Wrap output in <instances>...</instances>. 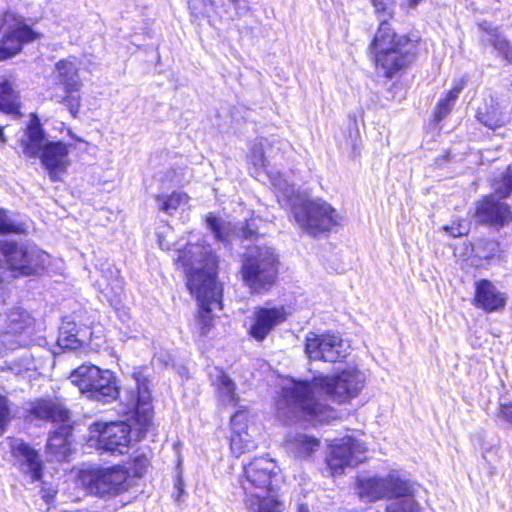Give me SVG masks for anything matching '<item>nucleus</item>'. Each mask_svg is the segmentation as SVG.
I'll return each instance as SVG.
<instances>
[{
  "label": "nucleus",
  "instance_id": "nucleus-1",
  "mask_svg": "<svg viewBox=\"0 0 512 512\" xmlns=\"http://www.w3.org/2000/svg\"><path fill=\"white\" fill-rule=\"evenodd\" d=\"M363 381L356 369L346 368L338 373L319 374L311 379H292L277 391L273 406L276 416L284 423L298 421L329 422L336 410L328 402L350 403L358 397Z\"/></svg>",
  "mask_w": 512,
  "mask_h": 512
},
{
  "label": "nucleus",
  "instance_id": "nucleus-2",
  "mask_svg": "<svg viewBox=\"0 0 512 512\" xmlns=\"http://www.w3.org/2000/svg\"><path fill=\"white\" fill-rule=\"evenodd\" d=\"M423 39L412 32L399 33L387 20H381L367 45L366 53L375 72L391 80L405 75L416 62Z\"/></svg>",
  "mask_w": 512,
  "mask_h": 512
},
{
  "label": "nucleus",
  "instance_id": "nucleus-3",
  "mask_svg": "<svg viewBox=\"0 0 512 512\" xmlns=\"http://www.w3.org/2000/svg\"><path fill=\"white\" fill-rule=\"evenodd\" d=\"M205 260L209 266L208 270L194 269L186 275V288L198 306L195 319L201 337L207 336L214 328L215 316L212 313V306L215 305L219 310L224 309V288L218 280L219 258L210 251Z\"/></svg>",
  "mask_w": 512,
  "mask_h": 512
},
{
  "label": "nucleus",
  "instance_id": "nucleus-4",
  "mask_svg": "<svg viewBox=\"0 0 512 512\" xmlns=\"http://www.w3.org/2000/svg\"><path fill=\"white\" fill-rule=\"evenodd\" d=\"M281 261L274 248L255 245L242 256L239 273L251 294L271 291L279 282Z\"/></svg>",
  "mask_w": 512,
  "mask_h": 512
},
{
  "label": "nucleus",
  "instance_id": "nucleus-5",
  "mask_svg": "<svg viewBox=\"0 0 512 512\" xmlns=\"http://www.w3.org/2000/svg\"><path fill=\"white\" fill-rule=\"evenodd\" d=\"M297 224L311 237L328 236L343 226V216L323 199H305L292 206Z\"/></svg>",
  "mask_w": 512,
  "mask_h": 512
},
{
  "label": "nucleus",
  "instance_id": "nucleus-6",
  "mask_svg": "<svg viewBox=\"0 0 512 512\" xmlns=\"http://www.w3.org/2000/svg\"><path fill=\"white\" fill-rule=\"evenodd\" d=\"M69 378L90 399L110 403L119 397V387L113 373L96 365L82 364L71 372Z\"/></svg>",
  "mask_w": 512,
  "mask_h": 512
},
{
  "label": "nucleus",
  "instance_id": "nucleus-7",
  "mask_svg": "<svg viewBox=\"0 0 512 512\" xmlns=\"http://www.w3.org/2000/svg\"><path fill=\"white\" fill-rule=\"evenodd\" d=\"M79 478L98 497H117L134 484L128 468L123 464L81 470Z\"/></svg>",
  "mask_w": 512,
  "mask_h": 512
},
{
  "label": "nucleus",
  "instance_id": "nucleus-8",
  "mask_svg": "<svg viewBox=\"0 0 512 512\" xmlns=\"http://www.w3.org/2000/svg\"><path fill=\"white\" fill-rule=\"evenodd\" d=\"M281 468L278 462L268 455L253 457L242 466L239 476L244 493L252 491H272L280 480Z\"/></svg>",
  "mask_w": 512,
  "mask_h": 512
},
{
  "label": "nucleus",
  "instance_id": "nucleus-9",
  "mask_svg": "<svg viewBox=\"0 0 512 512\" xmlns=\"http://www.w3.org/2000/svg\"><path fill=\"white\" fill-rule=\"evenodd\" d=\"M508 197L493 192L482 195L474 203L473 217L477 224L500 230L512 224V206L506 201Z\"/></svg>",
  "mask_w": 512,
  "mask_h": 512
},
{
  "label": "nucleus",
  "instance_id": "nucleus-10",
  "mask_svg": "<svg viewBox=\"0 0 512 512\" xmlns=\"http://www.w3.org/2000/svg\"><path fill=\"white\" fill-rule=\"evenodd\" d=\"M304 352L311 361L329 363L342 362L347 356L342 337L330 330L323 333L308 332L305 336Z\"/></svg>",
  "mask_w": 512,
  "mask_h": 512
},
{
  "label": "nucleus",
  "instance_id": "nucleus-11",
  "mask_svg": "<svg viewBox=\"0 0 512 512\" xmlns=\"http://www.w3.org/2000/svg\"><path fill=\"white\" fill-rule=\"evenodd\" d=\"M98 446L111 454H124L131 443V426L126 421H96L89 426Z\"/></svg>",
  "mask_w": 512,
  "mask_h": 512
},
{
  "label": "nucleus",
  "instance_id": "nucleus-12",
  "mask_svg": "<svg viewBox=\"0 0 512 512\" xmlns=\"http://www.w3.org/2000/svg\"><path fill=\"white\" fill-rule=\"evenodd\" d=\"M367 450L364 442L351 436L343 437L338 442L330 444L325 461L331 476L341 475L346 467L361 463Z\"/></svg>",
  "mask_w": 512,
  "mask_h": 512
},
{
  "label": "nucleus",
  "instance_id": "nucleus-13",
  "mask_svg": "<svg viewBox=\"0 0 512 512\" xmlns=\"http://www.w3.org/2000/svg\"><path fill=\"white\" fill-rule=\"evenodd\" d=\"M0 61L15 56L32 37V30L13 13H6L0 27Z\"/></svg>",
  "mask_w": 512,
  "mask_h": 512
},
{
  "label": "nucleus",
  "instance_id": "nucleus-14",
  "mask_svg": "<svg viewBox=\"0 0 512 512\" xmlns=\"http://www.w3.org/2000/svg\"><path fill=\"white\" fill-rule=\"evenodd\" d=\"M289 315L284 305L255 307L247 334L257 342H263L277 326L287 321Z\"/></svg>",
  "mask_w": 512,
  "mask_h": 512
},
{
  "label": "nucleus",
  "instance_id": "nucleus-15",
  "mask_svg": "<svg viewBox=\"0 0 512 512\" xmlns=\"http://www.w3.org/2000/svg\"><path fill=\"white\" fill-rule=\"evenodd\" d=\"M133 405L132 420L139 436L143 437L154 428V408L150 390L144 383H137L135 389L129 391Z\"/></svg>",
  "mask_w": 512,
  "mask_h": 512
},
{
  "label": "nucleus",
  "instance_id": "nucleus-16",
  "mask_svg": "<svg viewBox=\"0 0 512 512\" xmlns=\"http://www.w3.org/2000/svg\"><path fill=\"white\" fill-rule=\"evenodd\" d=\"M69 145L62 141H48L39 147V159L53 182L61 180L70 165Z\"/></svg>",
  "mask_w": 512,
  "mask_h": 512
},
{
  "label": "nucleus",
  "instance_id": "nucleus-17",
  "mask_svg": "<svg viewBox=\"0 0 512 512\" xmlns=\"http://www.w3.org/2000/svg\"><path fill=\"white\" fill-rule=\"evenodd\" d=\"M472 305L486 314L503 312L507 305L506 293L500 291L495 284L482 278L474 283Z\"/></svg>",
  "mask_w": 512,
  "mask_h": 512
},
{
  "label": "nucleus",
  "instance_id": "nucleus-18",
  "mask_svg": "<svg viewBox=\"0 0 512 512\" xmlns=\"http://www.w3.org/2000/svg\"><path fill=\"white\" fill-rule=\"evenodd\" d=\"M230 427L229 447L236 458L257 449V442L248 433V415L244 410H238L232 415Z\"/></svg>",
  "mask_w": 512,
  "mask_h": 512
},
{
  "label": "nucleus",
  "instance_id": "nucleus-19",
  "mask_svg": "<svg viewBox=\"0 0 512 512\" xmlns=\"http://www.w3.org/2000/svg\"><path fill=\"white\" fill-rule=\"evenodd\" d=\"M74 422H66L56 427L46 444L47 452L56 460H64L71 453Z\"/></svg>",
  "mask_w": 512,
  "mask_h": 512
},
{
  "label": "nucleus",
  "instance_id": "nucleus-20",
  "mask_svg": "<svg viewBox=\"0 0 512 512\" xmlns=\"http://www.w3.org/2000/svg\"><path fill=\"white\" fill-rule=\"evenodd\" d=\"M28 318L20 309L13 310L8 314L6 326L2 331V342L4 345L14 349L16 345L25 346L29 344V339L22 335L27 328L26 322Z\"/></svg>",
  "mask_w": 512,
  "mask_h": 512
},
{
  "label": "nucleus",
  "instance_id": "nucleus-21",
  "mask_svg": "<svg viewBox=\"0 0 512 512\" xmlns=\"http://www.w3.org/2000/svg\"><path fill=\"white\" fill-rule=\"evenodd\" d=\"M34 418L52 422H70V410L57 398H40L34 402Z\"/></svg>",
  "mask_w": 512,
  "mask_h": 512
},
{
  "label": "nucleus",
  "instance_id": "nucleus-22",
  "mask_svg": "<svg viewBox=\"0 0 512 512\" xmlns=\"http://www.w3.org/2000/svg\"><path fill=\"white\" fill-rule=\"evenodd\" d=\"M265 494H258L257 491L245 493V503L249 512H282L284 503L278 494V487L272 491H264Z\"/></svg>",
  "mask_w": 512,
  "mask_h": 512
},
{
  "label": "nucleus",
  "instance_id": "nucleus-23",
  "mask_svg": "<svg viewBox=\"0 0 512 512\" xmlns=\"http://www.w3.org/2000/svg\"><path fill=\"white\" fill-rule=\"evenodd\" d=\"M467 85V79L462 77L454 82L453 86L444 92V94L436 102L432 110V122L439 124L453 110L459 95Z\"/></svg>",
  "mask_w": 512,
  "mask_h": 512
},
{
  "label": "nucleus",
  "instance_id": "nucleus-24",
  "mask_svg": "<svg viewBox=\"0 0 512 512\" xmlns=\"http://www.w3.org/2000/svg\"><path fill=\"white\" fill-rule=\"evenodd\" d=\"M479 29L490 37V44L497 55L507 64L512 66V43L501 32L500 28L488 21L478 23Z\"/></svg>",
  "mask_w": 512,
  "mask_h": 512
},
{
  "label": "nucleus",
  "instance_id": "nucleus-25",
  "mask_svg": "<svg viewBox=\"0 0 512 512\" xmlns=\"http://www.w3.org/2000/svg\"><path fill=\"white\" fill-rule=\"evenodd\" d=\"M355 487L358 497L362 500L376 502L385 499V477H358Z\"/></svg>",
  "mask_w": 512,
  "mask_h": 512
},
{
  "label": "nucleus",
  "instance_id": "nucleus-26",
  "mask_svg": "<svg viewBox=\"0 0 512 512\" xmlns=\"http://www.w3.org/2000/svg\"><path fill=\"white\" fill-rule=\"evenodd\" d=\"M58 83L63 86L64 92H80L82 81L79 77V69L74 62L61 59L55 64Z\"/></svg>",
  "mask_w": 512,
  "mask_h": 512
},
{
  "label": "nucleus",
  "instance_id": "nucleus-27",
  "mask_svg": "<svg viewBox=\"0 0 512 512\" xmlns=\"http://www.w3.org/2000/svg\"><path fill=\"white\" fill-rule=\"evenodd\" d=\"M0 110L14 117L21 116L19 94L13 83L3 76H0Z\"/></svg>",
  "mask_w": 512,
  "mask_h": 512
},
{
  "label": "nucleus",
  "instance_id": "nucleus-28",
  "mask_svg": "<svg viewBox=\"0 0 512 512\" xmlns=\"http://www.w3.org/2000/svg\"><path fill=\"white\" fill-rule=\"evenodd\" d=\"M124 285V279L120 276L119 271H105L96 281L99 292L110 301L121 295Z\"/></svg>",
  "mask_w": 512,
  "mask_h": 512
},
{
  "label": "nucleus",
  "instance_id": "nucleus-29",
  "mask_svg": "<svg viewBox=\"0 0 512 512\" xmlns=\"http://www.w3.org/2000/svg\"><path fill=\"white\" fill-rule=\"evenodd\" d=\"M385 490V499L413 497L415 493L413 483L396 473L385 476Z\"/></svg>",
  "mask_w": 512,
  "mask_h": 512
},
{
  "label": "nucleus",
  "instance_id": "nucleus-30",
  "mask_svg": "<svg viewBox=\"0 0 512 512\" xmlns=\"http://www.w3.org/2000/svg\"><path fill=\"white\" fill-rule=\"evenodd\" d=\"M0 252L13 270H19L22 274H27L25 263L27 262V253L16 242L4 240L0 242Z\"/></svg>",
  "mask_w": 512,
  "mask_h": 512
},
{
  "label": "nucleus",
  "instance_id": "nucleus-31",
  "mask_svg": "<svg viewBox=\"0 0 512 512\" xmlns=\"http://www.w3.org/2000/svg\"><path fill=\"white\" fill-rule=\"evenodd\" d=\"M475 118L479 123L490 130L504 127L508 120L498 105L490 104L476 111Z\"/></svg>",
  "mask_w": 512,
  "mask_h": 512
},
{
  "label": "nucleus",
  "instance_id": "nucleus-32",
  "mask_svg": "<svg viewBox=\"0 0 512 512\" xmlns=\"http://www.w3.org/2000/svg\"><path fill=\"white\" fill-rule=\"evenodd\" d=\"M11 453L24 473L32 474V449L20 439H13L10 443Z\"/></svg>",
  "mask_w": 512,
  "mask_h": 512
},
{
  "label": "nucleus",
  "instance_id": "nucleus-33",
  "mask_svg": "<svg viewBox=\"0 0 512 512\" xmlns=\"http://www.w3.org/2000/svg\"><path fill=\"white\" fill-rule=\"evenodd\" d=\"M160 211L171 214L182 204L190 201V196L186 192L173 191L170 194H157L155 197Z\"/></svg>",
  "mask_w": 512,
  "mask_h": 512
},
{
  "label": "nucleus",
  "instance_id": "nucleus-34",
  "mask_svg": "<svg viewBox=\"0 0 512 512\" xmlns=\"http://www.w3.org/2000/svg\"><path fill=\"white\" fill-rule=\"evenodd\" d=\"M55 260L45 251L34 252V276H54L59 273Z\"/></svg>",
  "mask_w": 512,
  "mask_h": 512
},
{
  "label": "nucleus",
  "instance_id": "nucleus-35",
  "mask_svg": "<svg viewBox=\"0 0 512 512\" xmlns=\"http://www.w3.org/2000/svg\"><path fill=\"white\" fill-rule=\"evenodd\" d=\"M151 457L144 452L133 455L128 460V470L131 476V481L134 478H143L148 470L151 468Z\"/></svg>",
  "mask_w": 512,
  "mask_h": 512
},
{
  "label": "nucleus",
  "instance_id": "nucleus-36",
  "mask_svg": "<svg viewBox=\"0 0 512 512\" xmlns=\"http://www.w3.org/2000/svg\"><path fill=\"white\" fill-rule=\"evenodd\" d=\"M292 444L297 456L308 458L320 447L321 443L316 437L297 435L292 440Z\"/></svg>",
  "mask_w": 512,
  "mask_h": 512
},
{
  "label": "nucleus",
  "instance_id": "nucleus-37",
  "mask_svg": "<svg viewBox=\"0 0 512 512\" xmlns=\"http://www.w3.org/2000/svg\"><path fill=\"white\" fill-rule=\"evenodd\" d=\"M490 185L495 192L499 193V196L509 198L512 195V163L508 164Z\"/></svg>",
  "mask_w": 512,
  "mask_h": 512
},
{
  "label": "nucleus",
  "instance_id": "nucleus-38",
  "mask_svg": "<svg viewBox=\"0 0 512 512\" xmlns=\"http://www.w3.org/2000/svg\"><path fill=\"white\" fill-rule=\"evenodd\" d=\"M476 249L479 258L486 261L499 257L501 253L499 241L489 237L480 238L477 241Z\"/></svg>",
  "mask_w": 512,
  "mask_h": 512
},
{
  "label": "nucleus",
  "instance_id": "nucleus-39",
  "mask_svg": "<svg viewBox=\"0 0 512 512\" xmlns=\"http://www.w3.org/2000/svg\"><path fill=\"white\" fill-rule=\"evenodd\" d=\"M206 224L215 239L223 243L230 242V229L220 218L209 213L206 217Z\"/></svg>",
  "mask_w": 512,
  "mask_h": 512
},
{
  "label": "nucleus",
  "instance_id": "nucleus-40",
  "mask_svg": "<svg viewBox=\"0 0 512 512\" xmlns=\"http://www.w3.org/2000/svg\"><path fill=\"white\" fill-rule=\"evenodd\" d=\"M188 8L194 20L209 18L214 12L215 3L213 0H189Z\"/></svg>",
  "mask_w": 512,
  "mask_h": 512
},
{
  "label": "nucleus",
  "instance_id": "nucleus-41",
  "mask_svg": "<svg viewBox=\"0 0 512 512\" xmlns=\"http://www.w3.org/2000/svg\"><path fill=\"white\" fill-rule=\"evenodd\" d=\"M443 230L453 238H460L469 235L471 222L464 218H458L452 220L450 224L444 225Z\"/></svg>",
  "mask_w": 512,
  "mask_h": 512
},
{
  "label": "nucleus",
  "instance_id": "nucleus-42",
  "mask_svg": "<svg viewBox=\"0 0 512 512\" xmlns=\"http://www.w3.org/2000/svg\"><path fill=\"white\" fill-rule=\"evenodd\" d=\"M217 389L219 392L228 397L233 402L239 401L236 395V386L233 380L224 372L220 373L217 378Z\"/></svg>",
  "mask_w": 512,
  "mask_h": 512
},
{
  "label": "nucleus",
  "instance_id": "nucleus-43",
  "mask_svg": "<svg viewBox=\"0 0 512 512\" xmlns=\"http://www.w3.org/2000/svg\"><path fill=\"white\" fill-rule=\"evenodd\" d=\"M81 101L80 92H64L60 102L68 110L72 118H77L81 109Z\"/></svg>",
  "mask_w": 512,
  "mask_h": 512
},
{
  "label": "nucleus",
  "instance_id": "nucleus-44",
  "mask_svg": "<svg viewBox=\"0 0 512 512\" xmlns=\"http://www.w3.org/2000/svg\"><path fill=\"white\" fill-rule=\"evenodd\" d=\"M194 260H195V255L192 251V245H187L178 251V255L175 259V264L178 267H182V268L186 269V273H185V276H186L190 270L195 269L192 267Z\"/></svg>",
  "mask_w": 512,
  "mask_h": 512
},
{
  "label": "nucleus",
  "instance_id": "nucleus-45",
  "mask_svg": "<svg viewBox=\"0 0 512 512\" xmlns=\"http://www.w3.org/2000/svg\"><path fill=\"white\" fill-rule=\"evenodd\" d=\"M370 2L377 15L394 18L396 0H370Z\"/></svg>",
  "mask_w": 512,
  "mask_h": 512
},
{
  "label": "nucleus",
  "instance_id": "nucleus-46",
  "mask_svg": "<svg viewBox=\"0 0 512 512\" xmlns=\"http://www.w3.org/2000/svg\"><path fill=\"white\" fill-rule=\"evenodd\" d=\"M241 238L244 240H256L260 238L258 227L254 224V218L246 219L240 228Z\"/></svg>",
  "mask_w": 512,
  "mask_h": 512
},
{
  "label": "nucleus",
  "instance_id": "nucleus-47",
  "mask_svg": "<svg viewBox=\"0 0 512 512\" xmlns=\"http://www.w3.org/2000/svg\"><path fill=\"white\" fill-rule=\"evenodd\" d=\"M385 512H420V508L416 500H409L388 506Z\"/></svg>",
  "mask_w": 512,
  "mask_h": 512
},
{
  "label": "nucleus",
  "instance_id": "nucleus-48",
  "mask_svg": "<svg viewBox=\"0 0 512 512\" xmlns=\"http://www.w3.org/2000/svg\"><path fill=\"white\" fill-rule=\"evenodd\" d=\"M10 421V409L7 399L0 395V436L3 435L5 427Z\"/></svg>",
  "mask_w": 512,
  "mask_h": 512
},
{
  "label": "nucleus",
  "instance_id": "nucleus-49",
  "mask_svg": "<svg viewBox=\"0 0 512 512\" xmlns=\"http://www.w3.org/2000/svg\"><path fill=\"white\" fill-rule=\"evenodd\" d=\"M45 139V133L42 129L39 118L34 114V146H42L40 143Z\"/></svg>",
  "mask_w": 512,
  "mask_h": 512
},
{
  "label": "nucleus",
  "instance_id": "nucleus-50",
  "mask_svg": "<svg viewBox=\"0 0 512 512\" xmlns=\"http://www.w3.org/2000/svg\"><path fill=\"white\" fill-rule=\"evenodd\" d=\"M498 414L503 420L512 425V402L501 403Z\"/></svg>",
  "mask_w": 512,
  "mask_h": 512
},
{
  "label": "nucleus",
  "instance_id": "nucleus-51",
  "mask_svg": "<svg viewBox=\"0 0 512 512\" xmlns=\"http://www.w3.org/2000/svg\"><path fill=\"white\" fill-rule=\"evenodd\" d=\"M14 231V225L10 222L4 211H0V233Z\"/></svg>",
  "mask_w": 512,
  "mask_h": 512
},
{
  "label": "nucleus",
  "instance_id": "nucleus-52",
  "mask_svg": "<svg viewBox=\"0 0 512 512\" xmlns=\"http://www.w3.org/2000/svg\"><path fill=\"white\" fill-rule=\"evenodd\" d=\"M26 137L27 142L22 143V145L24 146L23 152L26 154L27 157H32V150L29 147V143L32 142V120H30V122L27 124Z\"/></svg>",
  "mask_w": 512,
  "mask_h": 512
},
{
  "label": "nucleus",
  "instance_id": "nucleus-53",
  "mask_svg": "<svg viewBox=\"0 0 512 512\" xmlns=\"http://www.w3.org/2000/svg\"><path fill=\"white\" fill-rule=\"evenodd\" d=\"M42 466L41 462L36 460V452L34 451V480H39L41 478Z\"/></svg>",
  "mask_w": 512,
  "mask_h": 512
},
{
  "label": "nucleus",
  "instance_id": "nucleus-54",
  "mask_svg": "<svg viewBox=\"0 0 512 512\" xmlns=\"http://www.w3.org/2000/svg\"><path fill=\"white\" fill-rule=\"evenodd\" d=\"M230 2L235 7L236 10H248V8L246 7V5L248 4V0H230Z\"/></svg>",
  "mask_w": 512,
  "mask_h": 512
},
{
  "label": "nucleus",
  "instance_id": "nucleus-55",
  "mask_svg": "<svg viewBox=\"0 0 512 512\" xmlns=\"http://www.w3.org/2000/svg\"><path fill=\"white\" fill-rule=\"evenodd\" d=\"M422 0H407V6L409 8L416 7Z\"/></svg>",
  "mask_w": 512,
  "mask_h": 512
},
{
  "label": "nucleus",
  "instance_id": "nucleus-56",
  "mask_svg": "<svg viewBox=\"0 0 512 512\" xmlns=\"http://www.w3.org/2000/svg\"><path fill=\"white\" fill-rule=\"evenodd\" d=\"M298 512H309V511H308V508L306 507V505L301 504L298 507Z\"/></svg>",
  "mask_w": 512,
  "mask_h": 512
},
{
  "label": "nucleus",
  "instance_id": "nucleus-57",
  "mask_svg": "<svg viewBox=\"0 0 512 512\" xmlns=\"http://www.w3.org/2000/svg\"><path fill=\"white\" fill-rule=\"evenodd\" d=\"M260 157H261V161L264 162L265 161V158H264V153L263 151H260Z\"/></svg>",
  "mask_w": 512,
  "mask_h": 512
},
{
  "label": "nucleus",
  "instance_id": "nucleus-58",
  "mask_svg": "<svg viewBox=\"0 0 512 512\" xmlns=\"http://www.w3.org/2000/svg\"><path fill=\"white\" fill-rule=\"evenodd\" d=\"M55 493L56 492H53V494L51 496H48L49 498H54L55 497Z\"/></svg>",
  "mask_w": 512,
  "mask_h": 512
},
{
  "label": "nucleus",
  "instance_id": "nucleus-59",
  "mask_svg": "<svg viewBox=\"0 0 512 512\" xmlns=\"http://www.w3.org/2000/svg\"><path fill=\"white\" fill-rule=\"evenodd\" d=\"M33 37H34V39H36V38H37V34H36L35 32H34V34H33Z\"/></svg>",
  "mask_w": 512,
  "mask_h": 512
}]
</instances>
